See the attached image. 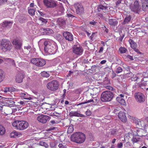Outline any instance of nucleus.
<instances>
[{"instance_id": "31", "label": "nucleus", "mask_w": 148, "mask_h": 148, "mask_svg": "<svg viewBox=\"0 0 148 148\" xmlns=\"http://www.w3.org/2000/svg\"><path fill=\"white\" fill-rule=\"evenodd\" d=\"M131 19V17L130 16L125 17L123 21V24H125L128 23L130 21Z\"/></svg>"}, {"instance_id": "61", "label": "nucleus", "mask_w": 148, "mask_h": 148, "mask_svg": "<svg viewBox=\"0 0 148 148\" xmlns=\"http://www.w3.org/2000/svg\"><path fill=\"white\" fill-rule=\"evenodd\" d=\"M120 97H121V98L124 97L125 96V95L124 94H121L119 95Z\"/></svg>"}, {"instance_id": "15", "label": "nucleus", "mask_w": 148, "mask_h": 148, "mask_svg": "<svg viewBox=\"0 0 148 148\" xmlns=\"http://www.w3.org/2000/svg\"><path fill=\"white\" fill-rule=\"evenodd\" d=\"M13 45L17 49H20L22 46V42L20 40L14 39L12 42Z\"/></svg>"}, {"instance_id": "5", "label": "nucleus", "mask_w": 148, "mask_h": 148, "mask_svg": "<svg viewBox=\"0 0 148 148\" xmlns=\"http://www.w3.org/2000/svg\"><path fill=\"white\" fill-rule=\"evenodd\" d=\"M114 97L113 92L110 91H106L103 92L101 95V100L103 102L110 101Z\"/></svg>"}, {"instance_id": "44", "label": "nucleus", "mask_w": 148, "mask_h": 148, "mask_svg": "<svg viewBox=\"0 0 148 148\" xmlns=\"http://www.w3.org/2000/svg\"><path fill=\"white\" fill-rule=\"evenodd\" d=\"M10 23L12 24V22H11L10 21H9V22L5 21L4 22H3V24L4 25H5V27L8 26V25H9V24H10Z\"/></svg>"}, {"instance_id": "63", "label": "nucleus", "mask_w": 148, "mask_h": 148, "mask_svg": "<svg viewBox=\"0 0 148 148\" xmlns=\"http://www.w3.org/2000/svg\"><path fill=\"white\" fill-rule=\"evenodd\" d=\"M38 12L40 13L41 16H44V14L42 13V12H40L39 11H38Z\"/></svg>"}, {"instance_id": "29", "label": "nucleus", "mask_w": 148, "mask_h": 148, "mask_svg": "<svg viewBox=\"0 0 148 148\" xmlns=\"http://www.w3.org/2000/svg\"><path fill=\"white\" fill-rule=\"evenodd\" d=\"M74 130V128L73 125L71 124L69 127L68 128L67 130V133L68 134H70L73 132Z\"/></svg>"}, {"instance_id": "16", "label": "nucleus", "mask_w": 148, "mask_h": 148, "mask_svg": "<svg viewBox=\"0 0 148 148\" xmlns=\"http://www.w3.org/2000/svg\"><path fill=\"white\" fill-rule=\"evenodd\" d=\"M24 77V74L22 73L19 72L16 75V82L21 83L23 81V79Z\"/></svg>"}, {"instance_id": "23", "label": "nucleus", "mask_w": 148, "mask_h": 148, "mask_svg": "<svg viewBox=\"0 0 148 148\" xmlns=\"http://www.w3.org/2000/svg\"><path fill=\"white\" fill-rule=\"evenodd\" d=\"M70 114L71 116H76L82 117H84L85 116V115L80 114L77 111H71L70 112Z\"/></svg>"}, {"instance_id": "24", "label": "nucleus", "mask_w": 148, "mask_h": 148, "mask_svg": "<svg viewBox=\"0 0 148 148\" xmlns=\"http://www.w3.org/2000/svg\"><path fill=\"white\" fill-rule=\"evenodd\" d=\"M142 77V75L141 74H137V75H134L131 77V79L132 81L138 82V79H139Z\"/></svg>"}, {"instance_id": "57", "label": "nucleus", "mask_w": 148, "mask_h": 148, "mask_svg": "<svg viewBox=\"0 0 148 148\" xmlns=\"http://www.w3.org/2000/svg\"><path fill=\"white\" fill-rule=\"evenodd\" d=\"M53 114H54V115L56 116H58V115H59L60 114L59 113H57L56 112H53Z\"/></svg>"}, {"instance_id": "26", "label": "nucleus", "mask_w": 148, "mask_h": 148, "mask_svg": "<svg viewBox=\"0 0 148 148\" xmlns=\"http://www.w3.org/2000/svg\"><path fill=\"white\" fill-rule=\"evenodd\" d=\"M108 23L111 25L115 26L117 24L118 22L115 20H114L113 19H110L109 20Z\"/></svg>"}, {"instance_id": "50", "label": "nucleus", "mask_w": 148, "mask_h": 148, "mask_svg": "<svg viewBox=\"0 0 148 148\" xmlns=\"http://www.w3.org/2000/svg\"><path fill=\"white\" fill-rule=\"evenodd\" d=\"M93 101V99H90V100H88L87 101L84 102V103L85 104V103H89L90 102H92Z\"/></svg>"}, {"instance_id": "2", "label": "nucleus", "mask_w": 148, "mask_h": 148, "mask_svg": "<svg viewBox=\"0 0 148 148\" xmlns=\"http://www.w3.org/2000/svg\"><path fill=\"white\" fill-rule=\"evenodd\" d=\"M52 42L51 40H47L44 42V43L45 52L50 55L54 54L56 50L55 46L52 44Z\"/></svg>"}, {"instance_id": "51", "label": "nucleus", "mask_w": 148, "mask_h": 148, "mask_svg": "<svg viewBox=\"0 0 148 148\" xmlns=\"http://www.w3.org/2000/svg\"><path fill=\"white\" fill-rule=\"evenodd\" d=\"M121 0H118L116 2V5H118L120 4L121 3Z\"/></svg>"}, {"instance_id": "3", "label": "nucleus", "mask_w": 148, "mask_h": 148, "mask_svg": "<svg viewBox=\"0 0 148 148\" xmlns=\"http://www.w3.org/2000/svg\"><path fill=\"white\" fill-rule=\"evenodd\" d=\"M12 125L15 129L19 130H25L28 126V122L25 121H15L12 123Z\"/></svg>"}, {"instance_id": "13", "label": "nucleus", "mask_w": 148, "mask_h": 148, "mask_svg": "<svg viewBox=\"0 0 148 148\" xmlns=\"http://www.w3.org/2000/svg\"><path fill=\"white\" fill-rule=\"evenodd\" d=\"M39 30L43 35H50L53 32V31L52 29L48 28H41Z\"/></svg>"}, {"instance_id": "59", "label": "nucleus", "mask_w": 148, "mask_h": 148, "mask_svg": "<svg viewBox=\"0 0 148 148\" xmlns=\"http://www.w3.org/2000/svg\"><path fill=\"white\" fill-rule=\"evenodd\" d=\"M29 6L30 7H33L34 6V4L33 3H31L30 4Z\"/></svg>"}, {"instance_id": "43", "label": "nucleus", "mask_w": 148, "mask_h": 148, "mask_svg": "<svg viewBox=\"0 0 148 148\" xmlns=\"http://www.w3.org/2000/svg\"><path fill=\"white\" fill-rule=\"evenodd\" d=\"M11 91V88L10 87H6L4 88V92L7 93L8 92Z\"/></svg>"}, {"instance_id": "21", "label": "nucleus", "mask_w": 148, "mask_h": 148, "mask_svg": "<svg viewBox=\"0 0 148 148\" xmlns=\"http://www.w3.org/2000/svg\"><path fill=\"white\" fill-rule=\"evenodd\" d=\"M143 10L146 11L148 8V0H141Z\"/></svg>"}, {"instance_id": "38", "label": "nucleus", "mask_w": 148, "mask_h": 148, "mask_svg": "<svg viewBox=\"0 0 148 148\" xmlns=\"http://www.w3.org/2000/svg\"><path fill=\"white\" fill-rule=\"evenodd\" d=\"M116 129H113L110 132V134L113 136H116Z\"/></svg>"}, {"instance_id": "39", "label": "nucleus", "mask_w": 148, "mask_h": 148, "mask_svg": "<svg viewBox=\"0 0 148 148\" xmlns=\"http://www.w3.org/2000/svg\"><path fill=\"white\" fill-rule=\"evenodd\" d=\"M39 20L41 21L42 23H46L47 22V20L46 19H45L42 17H40L39 18Z\"/></svg>"}, {"instance_id": "47", "label": "nucleus", "mask_w": 148, "mask_h": 148, "mask_svg": "<svg viewBox=\"0 0 148 148\" xmlns=\"http://www.w3.org/2000/svg\"><path fill=\"white\" fill-rule=\"evenodd\" d=\"M107 89L110 90H113V88L111 86H108L106 87Z\"/></svg>"}, {"instance_id": "27", "label": "nucleus", "mask_w": 148, "mask_h": 148, "mask_svg": "<svg viewBox=\"0 0 148 148\" xmlns=\"http://www.w3.org/2000/svg\"><path fill=\"white\" fill-rule=\"evenodd\" d=\"M116 100L120 103L123 105H125L126 104V102L124 99L120 97H117L116 98Z\"/></svg>"}, {"instance_id": "45", "label": "nucleus", "mask_w": 148, "mask_h": 148, "mask_svg": "<svg viewBox=\"0 0 148 148\" xmlns=\"http://www.w3.org/2000/svg\"><path fill=\"white\" fill-rule=\"evenodd\" d=\"M123 146V143L121 142L118 143L117 145V148H122Z\"/></svg>"}, {"instance_id": "40", "label": "nucleus", "mask_w": 148, "mask_h": 148, "mask_svg": "<svg viewBox=\"0 0 148 148\" xmlns=\"http://www.w3.org/2000/svg\"><path fill=\"white\" fill-rule=\"evenodd\" d=\"M98 8V9L105 10H106V6L101 5H99Z\"/></svg>"}, {"instance_id": "6", "label": "nucleus", "mask_w": 148, "mask_h": 148, "mask_svg": "<svg viewBox=\"0 0 148 148\" xmlns=\"http://www.w3.org/2000/svg\"><path fill=\"white\" fill-rule=\"evenodd\" d=\"M59 84L56 80H53L48 83L47 84V87L49 90L55 91L59 88Z\"/></svg>"}, {"instance_id": "1", "label": "nucleus", "mask_w": 148, "mask_h": 148, "mask_svg": "<svg viewBox=\"0 0 148 148\" xmlns=\"http://www.w3.org/2000/svg\"><path fill=\"white\" fill-rule=\"evenodd\" d=\"M86 136L81 132H76L71 135V139L72 141L77 143H82L85 140Z\"/></svg>"}, {"instance_id": "62", "label": "nucleus", "mask_w": 148, "mask_h": 148, "mask_svg": "<svg viewBox=\"0 0 148 148\" xmlns=\"http://www.w3.org/2000/svg\"><path fill=\"white\" fill-rule=\"evenodd\" d=\"M123 39V38L122 37H121L120 38H119V40L121 42H122V41Z\"/></svg>"}, {"instance_id": "11", "label": "nucleus", "mask_w": 148, "mask_h": 148, "mask_svg": "<svg viewBox=\"0 0 148 148\" xmlns=\"http://www.w3.org/2000/svg\"><path fill=\"white\" fill-rule=\"evenodd\" d=\"M50 117L47 115L42 114L38 116L37 118V120L40 122L43 123H46L48 120H49Z\"/></svg>"}, {"instance_id": "28", "label": "nucleus", "mask_w": 148, "mask_h": 148, "mask_svg": "<svg viewBox=\"0 0 148 148\" xmlns=\"http://www.w3.org/2000/svg\"><path fill=\"white\" fill-rule=\"evenodd\" d=\"M5 132V130L4 127L1 125H0V135H3Z\"/></svg>"}, {"instance_id": "55", "label": "nucleus", "mask_w": 148, "mask_h": 148, "mask_svg": "<svg viewBox=\"0 0 148 148\" xmlns=\"http://www.w3.org/2000/svg\"><path fill=\"white\" fill-rule=\"evenodd\" d=\"M103 48L102 47H101L100 48V49L99 51V52L100 53L103 52Z\"/></svg>"}, {"instance_id": "58", "label": "nucleus", "mask_w": 148, "mask_h": 148, "mask_svg": "<svg viewBox=\"0 0 148 148\" xmlns=\"http://www.w3.org/2000/svg\"><path fill=\"white\" fill-rule=\"evenodd\" d=\"M67 15L69 17H71L72 18V17H74V16L73 15L71 14H67Z\"/></svg>"}, {"instance_id": "54", "label": "nucleus", "mask_w": 148, "mask_h": 148, "mask_svg": "<svg viewBox=\"0 0 148 148\" xmlns=\"http://www.w3.org/2000/svg\"><path fill=\"white\" fill-rule=\"evenodd\" d=\"M8 0H0V3L3 4L4 2H7Z\"/></svg>"}, {"instance_id": "37", "label": "nucleus", "mask_w": 148, "mask_h": 148, "mask_svg": "<svg viewBox=\"0 0 148 148\" xmlns=\"http://www.w3.org/2000/svg\"><path fill=\"white\" fill-rule=\"evenodd\" d=\"M140 140V138H136V137H133V138L132 139V141L134 143H137Z\"/></svg>"}, {"instance_id": "18", "label": "nucleus", "mask_w": 148, "mask_h": 148, "mask_svg": "<svg viewBox=\"0 0 148 148\" xmlns=\"http://www.w3.org/2000/svg\"><path fill=\"white\" fill-rule=\"evenodd\" d=\"M118 117L123 122L125 123L127 121V119L125 112L120 111L119 113Z\"/></svg>"}, {"instance_id": "20", "label": "nucleus", "mask_w": 148, "mask_h": 148, "mask_svg": "<svg viewBox=\"0 0 148 148\" xmlns=\"http://www.w3.org/2000/svg\"><path fill=\"white\" fill-rule=\"evenodd\" d=\"M22 135V134L21 132L16 131L15 130L13 131L10 134V136L11 138H16L17 137H20Z\"/></svg>"}, {"instance_id": "48", "label": "nucleus", "mask_w": 148, "mask_h": 148, "mask_svg": "<svg viewBox=\"0 0 148 148\" xmlns=\"http://www.w3.org/2000/svg\"><path fill=\"white\" fill-rule=\"evenodd\" d=\"M97 23V22L94 20H93L92 21H90V24L91 25H95L96 23Z\"/></svg>"}, {"instance_id": "4", "label": "nucleus", "mask_w": 148, "mask_h": 148, "mask_svg": "<svg viewBox=\"0 0 148 148\" xmlns=\"http://www.w3.org/2000/svg\"><path fill=\"white\" fill-rule=\"evenodd\" d=\"M0 46L1 49L4 52L10 51L12 48L10 41L5 39H3L1 41Z\"/></svg>"}, {"instance_id": "17", "label": "nucleus", "mask_w": 148, "mask_h": 148, "mask_svg": "<svg viewBox=\"0 0 148 148\" xmlns=\"http://www.w3.org/2000/svg\"><path fill=\"white\" fill-rule=\"evenodd\" d=\"M83 51L82 49L79 46L78 47L77 46H75L73 47V52L77 55H82Z\"/></svg>"}, {"instance_id": "34", "label": "nucleus", "mask_w": 148, "mask_h": 148, "mask_svg": "<svg viewBox=\"0 0 148 148\" xmlns=\"http://www.w3.org/2000/svg\"><path fill=\"white\" fill-rule=\"evenodd\" d=\"M39 145H40L44 146L47 148L48 147V145L44 142L40 141L39 143Z\"/></svg>"}, {"instance_id": "41", "label": "nucleus", "mask_w": 148, "mask_h": 148, "mask_svg": "<svg viewBox=\"0 0 148 148\" xmlns=\"http://www.w3.org/2000/svg\"><path fill=\"white\" fill-rule=\"evenodd\" d=\"M93 94L96 95L97 93H98L99 92V90L98 88H94L92 89Z\"/></svg>"}, {"instance_id": "36", "label": "nucleus", "mask_w": 148, "mask_h": 148, "mask_svg": "<svg viewBox=\"0 0 148 148\" xmlns=\"http://www.w3.org/2000/svg\"><path fill=\"white\" fill-rule=\"evenodd\" d=\"M122 71V69L121 67H119L117 68L116 72L117 73H119L121 72Z\"/></svg>"}, {"instance_id": "52", "label": "nucleus", "mask_w": 148, "mask_h": 148, "mask_svg": "<svg viewBox=\"0 0 148 148\" xmlns=\"http://www.w3.org/2000/svg\"><path fill=\"white\" fill-rule=\"evenodd\" d=\"M127 57L131 60H134L133 57L131 56L128 55L127 56Z\"/></svg>"}, {"instance_id": "12", "label": "nucleus", "mask_w": 148, "mask_h": 148, "mask_svg": "<svg viewBox=\"0 0 148 148\" xmlns=\"http://www.w3.org/2000/svg\"><path fill=\"white\" fill-rule=\"evenodd\" d=\"M140 5L138 1L136 0L134 3L133 5H130V8L131 10L134 12L137 13L139 11Z\"/></svg>"}, {"instance_id": "32", "label": "nucleus", "mask_w": 148, "mask_h": 148, "mask_svg": "<svg viewBox=\"0 0 148 148\" xmlns=\"http://www.w3.org/2000/svg\"><path fill=\"white\" fill-rule=\"evenodd\" d=\"M127 50L125 47H121L119 49V51L121 53H124L126 52Z\"/></svg>"}, {"instance_id": "22", "label": "nucleus", "mask_w": 148, "mask_h": 148, "mask_svg": "<svg viewBox=\"0 0 148 148\" xmlns=\"http://www.w3.org/2000/svg\"><path fill=\"white\" fill-rule=\"evenodd\" d=\"M20 96L21 98L25 99L31 100L32 99L30 96L26 92L21 93Z\"/></svg>"}, {"instance_id": "14", "label": "nucleus", "mask_w": 148, "mask_h": 148, "mask_svg": "<svg viewBox=\"0 0 148 148\" xmlns=\"http://www.w3.org/2000/svg\"><path fill=\"white\" fill-rule=\"evenodd\" d=\"M63 36L65 39L68 41H72L73 39L72 34L68 32H65L63 33Z\"/></svg>"}, {"instance_id": "53", "label": "nucleus", "mask_w": 148, "mask_h": 148, "mask_svg": "<svg viewBox=\"0 0 148 148\" xmlns=\"http://www.w3.org/2000/svg\"><path fill=\"white\" fill-rule=\"evenodd\" d=\"M112 78H113L116 76V74L113 71L112 72Z\"/></svg>"}, {"instance_id": "9", "label": "nucleus", "mask_w": 148, "mask_h": 148, "mask_svg": "<svg viewBox=\"0 0 148 148\" xmlns=\"http://www.w3.org/2000/svg\"><path fill=\"white\" fill-rule=\"evenodd\" d=\"M74 6L75 9L76 13L81 15L84 12V8L82 4L77 3L74 4Z\"/></svg>"}, {"instance_id": "8", "label": "nucleus", "mask_w": 148, "mask_h": 148, "mask_svg": "<svg viewBox=\"0 0 148 148\" xmlns=\"http://www.w3.org/2000/svg\"><path fill=\"white\" fill-rule=\"evenodd\" d=\"M31 62L36 66H43L46 64V61L44 60L38 58H33L31 59Z\"/></svg>"}, {"instance_id": "60", "label": "nucleus", "mask_w": 148, "mask_h": 148, "mask_svg": "<svg viewBox=\"0 0 148 148\" xmlns=\"http://www.w3.org/2000/svg\"><path fill=\"white\" fill-rule=\"evenodd\" d=\"M116 140V139L115 138H114L112 139V143L113 144H114Z\"/></svg>"}, {"instance_id": "33", "label": "nucleus", "mask_w": 148, "mask_h": 148, "mask_svg": "<svg viewBox=\"0 0 148 148\" xmlns=\"http://www.w3.org/2000/svg\"><path fill=\"white\" fill-rule=\"evenodd\" d=\"M41 75L44 77H49V74L45 71H43L40 73Z\"/></svg>"}, {"instance_id": "19", "label": "nucleus", "mask_w": 148, "mask_h": 148, "mask_svg": "<svg viewBox=\"0 0 148 148\" xmlns=\"http://www.w3.org/2000/svg\"><path fill=\"white\" fill-rule=\"evenodd\" d=\"M57 25L60 27H62L66 24V21L64 19L59 18L57 20Z\"/></svg>"}, {"instance_id": "49", "label": "nucleus", "mask_w": 148, "mask_h": 148, "mask_svg": "<svg viewBox=\"0 0 148 148\" xmlns=\"http://www.w3.org/2000/svg\"><path fill=\"white\" fill-rule=\"evenodd\" d=\"M31 47L30 46H28L27 47H24V49H27L28 50H29L31 49Z\"/></svg>"}, {"instance_id": "42", "label": "nucleus", "mask_w": 148, "mask_h": 148, "mask_svg": "<svg viewBox=\"0 0 148 148\" xmlns=\"http://www.w3.org/2000/svg\"><path fill=\"white\" fill-rule=\"evenodd\" d=\"M58 147L59 148H67V146L66 145H64L62 143H60Z\"/></svg>"}, {"instance_id": "64", "label": "nucleus", "mask_w": 148, "mask_h": 148, "mask_svg": "<svg viewBox=\"0 0 148 148\" xmlns=\"http://www.w3.org/2000/svg\"><path fill=\"white\" fill-rule=\"evenodd\" d=\"M19 103L21 105H23L24 104V102L23 101H20Z\"/></svg>"}, {"instance_id": "56", "label": "nucleus", "mask_w": 148, "mask_h": 148, "mask_svg": "<svg viewBox=\"0 0 148 148\" xmlns=\"http://www.w3.org/2000/svg\"><path fill=\"white\" fill-rule=\"evenodd\" d=\"M106 60H103L101 61L100 62V64H103L106 63Z\"/></svg>"}, {"instance_id": "35", "label": "nucleus", "mask_w": 148, "mask_h": 148, "mask_svg": "<svg viewBox=\"0 0 148 148\" xmlns=\"http://www.w3.org/2000/svg\"><path fill=\"white\" fill-rule=\"evenodd\" d=\"M3 72L2 70L0 69V82L3 80Z\"/></svg>"}, {"instance_id": "10", "label": "nucleus", "mask_w": 148, "mask_h": 148, "mask_svg": "<svg viewBox=\"0 0 148 148\" xmlns=\"http://www.w3.org/2000/svg\"><path fill=\"white\" fill-rule=\"evenodd\" d=\"M134 97L136 100L139 103L144 102L145 100V97L144 95L141 92H138L134 94Z\"/></svg>"}, {"instance_id": "7", "label": "nucleus", "mask_w": 148, "mask_h": 148, "mask_svg": "<svg viewBox=\"0 0 148 148\" xmlns=\"http://www.w3.org/2000/svg\"><path fill=\"white\" fill-rule=\"evenodd\" d=\"M45 6L47 8H53L57 5V1L54 0H43Z\"/></svg>"}, {"instance_id": "30", "label": "nucleus", "mask_w": 148, "mask_h": 148, "mask_svg": "<svg viewBox=\"0 0 148 148\" xmlns=\"http://www.w3.org/2000/svg\"><path fill=\"white\" fill-rule=\"evenodd\" d=\"M35 9L30 8L28 9V12L31 16H33L35 15Z\"/></svg>"}, {"instance_id": "25", "label": "nucleus", "mask_w": 148, "mask_h": 148, "mask_svg": "<svg viewBox=\"0 0 148 148\" xmlns=\"http://www.w3.org/2000/svg\"><path fill=\"white\" fill-rule=\"evenodd\" d=\"M128 42L130 43L131 47L133 49H135L137 47V45L132 39H130Z\"/></svg>"}, {"instance_id": "46", "label": "nucleus", "mask_w": 148, "mask_h": 148, "mask_svg": "<svg viewBox=\"0 0 148 148\" xmlns=\"http://www.w3.org/2000/svg\"><path fill=\"white\" fill-rule=\"evenodd\" d=\"M91 113V112L90 110H88L86 112V114L87 116H90Z\"/></svg>"}]
</instances>
